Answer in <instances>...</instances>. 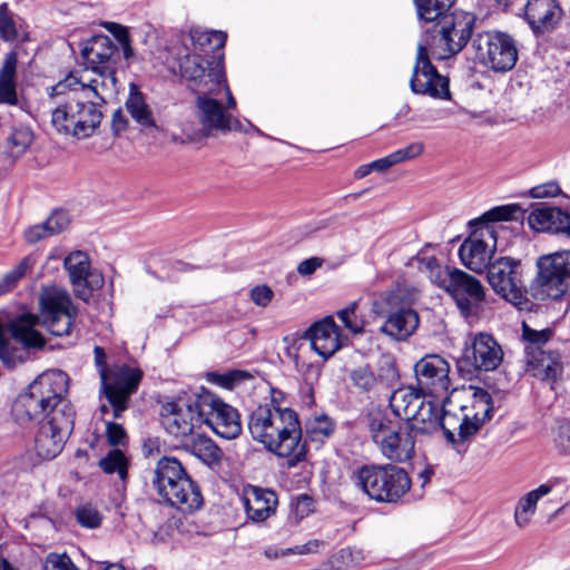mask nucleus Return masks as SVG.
I'll return each instance as SVG.
<instances>
[{
  "instance_id": "obj_1",
  "label": "nucleus",
  "mask_w": 570,
  "mask_h": 570,
  "mask_svg": "<svg viewBox=\"0 0 570 570\" xmlns=\"http://www.w3.org/2000/svg\"><path fill=\"white\" fill-rule=\"evenodd\" d=\"M39 316L24 314L10 323L9 332L13 343L8 340L0 321V360L8 367H14L17 364L23 363L27 360L29 348L45 346V337L35 328L39 322L55 336L71 335L78 308L65 288L59 286L42 288L39 295Z\"/></svg>"
},
{
  "instance_id": "obj_2",
  "label": "nucleus",
  "mask_w": 570,
  "mask_h": 570,
  "mask_svg": "<svg viewBox=\"0 0 570 570\" xmlns=\"http://www.w3.org/2000/svg\"><path fill=\"white\" fill-rule=\"evenodd\" d=\"M70 72L49 89L53 101L51 126L57 134L86 139L95 134L102 120V111L94 99L99 96Z\"/></svg>"
},
{
  "instance_id": "obj_3",
  "label": "nucleus",
  "mask_w": 570,
  "mask_h": 570,
  "mask_svg": "<svg viewBox=\"0 0 570 570\" xmlns=\"http://www.w3.org/2000/svg\"><path fill=\"white\" fill-rule=\"evenodd\" d=\"M252 438L271 453L285 458L294 468L306 458V443L302 441V428L297 413L289 407L258 406L249 416Z\"/></svg>"
},
{
  "instance_id": "obj_4",
  "label": "nucleus",
  "mask_w": 570,
  "mask_h": 570,
  "mask_svg": "<svg viewBox=\"0 0 570 570\" xmlns=\"http://www.w3.org/2000/svg\"><path fill=\"white\" fill-rule=\"evenodd\" d=\"M252 438L271 453L285 458L294 468L306 458V443L302 441V428L297 413L289 407L258 406L249 416Z\"/></svg>"
},
{
  "instance_id": "obj_5",
  "label": "nucleus",
  "mask_w": 570,
  "mask_h": 570,
  "mask_svg": "<svg viewBox=\"0 0 570 570\" xmlns=\"http://www.w3.org/2000/svg\"><path fill=\"white\" fill-rule=\"evenodd\" d=\"M252 438L271 453L285 458L294 468L306 458V443L302 441V428L297 413L289 407L258 406L249 416Z\"/></svg>"
},
{
  "instance_id": "obj_6",
  "label": "nucleus",
  "mask_w": 570,
  "mask_h": 570,
  "mask_svg": "<svg viewBox=\"0 0 570 570\" xmlns=\"http://www.w3.org/2000/svg\"><path fill=\"white\" fill-rule=\"evenodd\" d=\"M68 383V375L60 370L40 374L13 403L12 415L16 422L28 425L42 417L56 416V412L73 411L66 400Z\"/></svg>"
},
{
  "instance_id": "obj_7",
  "label": "nucleus",
  "mask_w": 570,
  "mask_h": 570,
  "mask_svg": "<svg viewBox=\"0 0 570 570\" xmlns=\"http://www.w3.org/2000/svg\"><path fill=\"white\" fill-rule=\"evenodd\" d=\"M522 220L523 210L517 204L493 207L471 223L474 229L461 244L459 256L462 264L474 273H483L491 265L497 249L498 234L503 226L499 222Z\"/></svg>"
},
{
  "instance_id": "obj_8",
  "label": "nucleus",
  "mask_w": 570,
  "mask_h": 570,
  "mask_svg": "<svg viewBox=\"0 0 570 570\" xmlns=\"http://www.w3.org/2000/svg\"><path fill=\"white\" fill-rule=\"evenodd\" d=\"M86 72L77 76V79L90 87L99 96L101 102H106L109 96L117 91L116 62L118 49L106 36L92 38L82 49Z\"/></svg>"
},
{
  "instance_id": "obj_9",
  "label": "nucleus",
  "mask_w": 570,
  "mask_h": 570,
  "mask_svg": "<svg viewBox=\"0 0 570 570\" xmlns=\"http://www.w3.org/2000/svg\"><path fill=\"white\" fill-rule=\"evenodd\" d=\"M417 296V291L405 285L384 293L374 304V312L386 318L380 331L397 341L410 337L420 323L412 307Z\"/></svg>"
},
{
  "instance_id": "obj_10",
  "label": "nucleus",
  "mask_w": 570,
  "mask_h": 570,
  "mask_svg": "<svg viewBox=\"0 0 570 570\" xmlns=\"http://www.w3.org/2000/svg\"><path fill=\"white\" fill-rule=\"evenodd\" d=\"M95 362L99 370L101 391L114 409L115 417H122L129 409L130 397L136 393L142 377L138 367L118 364L107 367V354L101 346L94 348Z\"/></svg>"
},
{
  "instance_id": "obj_11",
  "label": "nucleus",
  "mask_w": 570,
  "mask_h": 570,
  "mask_svg": "<svg viewBox=\"0 0 570 570\" xmlns=\"http://www.w3.org/2000/svg\"><path fill=\"white\" fill-rule=\"evenodd\" d=\"M353 481L371 500L382 503L397 502L411 488L405 470L393 464L364 465L354 472Z\"/></svg>"
},
{
  "instance_id": "obj_12",
  "label": "nucleus",
  "mask_w": 570,
  "mask_h": 570,
  "mask_svg": "<svg viewBox=\"0 0 570 570\" xmlns=\"http://www.w3.org/2000/svg\"><path fill=\"white\" fill-rule=\"evenodd\" d=\"M367 429L382 454L393 462H405L414 454V438L409 428H402L380 411L366 416Z\"/></svg>"
},
{
  "instance_id": "obj_13",
  "label": "nucleus",
  "mask_w": 570,
  "mask_h": 570,
  "mask_svg": "<svg viewBox=\"0 0 570 570\" xmlns=\"http://www.w3.org/2000/svg\"><path fill=\"white\" fill-rule=\"evenodd\" d=\"M179 72L190 90L199 94H218L227 85L224 55L190 52L179 59Z\"/></svg>"
},
{
  "instance_id": "obj_14",
  "label": "nucleus",
  "mask_w": 570,
  "mask_h": 570,
  "mask_svg": "<svg viewBox=\"0 0 570 570\" xmlns=\"http://www.w3.org/2000/svg\"><path fill=\"white\" fill-rule=\"evenodd\" d=\"M475 22V14L463 10H454L436 21L433 39L439 58L446 59L461 52L472 37Z\"/></svg>"
},
{
  "instance_id": "obj_15",
  "label": "nucleus",
  "mask_w": 570,
  "mask_h": 570,
  "mask_svg": "<svg viewBox=\"0 0 570 570\" xmlns=\"http://www.w3.org/2000/svg\"><path fill=\"white\" fill-rule=\"evenodd\" d=\"M226 96V104L223 105L214 98L217 94H199L195 100V114L204 136L214 134H226L239 128V121L233 115L236 109L234 98L228 85L222 86Z\"/></svg>"
},
{
  "instance_id": "obj_16",
  "label": "nucleus",
  "mask_w": 570,
  "mask_h": 570,
  "mask_svg": "<svg viewBox=\"0 0 570 570\" xmlns=\"http://www.w3.org/2000/svg\"><path fill=\"white\" fill-rule=\"evenodd\" d=\"M472 48L478 61L494 72H507L518 61L514 39L500 31H483L472 39Z\"/></svg>"
},
{
  "instance_id": "obj_17",
  "label": "nucleus",
  "mask_w": 570,
  "mask_h": 570,
  "mask_svg": "<svg viewBox=\"0 0 570 570\" xmlns=\"http://www.w3.org/2000/svg\"><path fill=\"white\" fill-rule=\"evenodd\" d=\"M531 291L535 299H558L570 287V253H556L538 261Z\"/></svg>"
},
{
  "instance_id": "obj_18",
  "label": "nucleus",
  "mask_w": 570,
  "mask_h": 570,
  "mask_svg": "<svg viewBox=\"0 0 570 570\" xmlns=\"http://www.w3.org/2000/svg\"><path fill=\"white\" fill-rule=\"evenodd\" d=\"M487 271L488 282L499 296L519 309L528 307L529 299L519 259L500 257L492 262Z\"/></svg>"
},
{
  "instance_id": "obj_19",
  "label": "nucleus",
  "mask_w": 570,
  "mask_h": 570,
  "mask_svg": "<svg viewBox=\"0 0 570 570\" xmlns=\"http://www.w3.org/2000/svg\"><path fill=\"white\" fill-rule=\"evenodd\" d=\"M197 417L218 436L233 440L242 433L240 417L236 409L205 392L195 399Z\"/></svg>"
},
{
  "instance_id": "obj_20",
  "label": "nucleus",
  "mask_w": 570,
  "mask_h": 570,
  "mask_svg": "<svg viewBox=\"0 0 570 570\" xmlns=\"http://www.w3.org/2000/svg\"><path fill=\"white\" fill-rule=\"evenodd\" d=\"M35 439V449L39 458L50 460L57 456L73 429L75 411L56 412V416L42 417Z\"/></svg>"
},
{
  "instance_id": "obj_21",
  "label": "nucleus",
  "mask_w": 570,
  "mask_h": 570,
  "mask_svg": "<svg viewBox=\"0 0 570 570\" xmlns=\"http://www.w3.org/2000/svg\"><path fill=\"white\" fill-rule=\"evenodd\" d=\"M453 277L448 293L455 301L461 315L469 323H474L483 312L484 287L478 278L459 268Z\"/></svg>"
},
{
  "instance_id": "obj_22",
  "label": "nucleus",
  "mask_w": 570,
  "mask_h": 570,
  "mask_svg": "<svg viewBox=\"0 0 570 570\" xmlns=\"http://www.w3.org/2000/svg\"><path fill=\"white\" fill-rule=\"evenodd\" d=\"M410 86L415 94L439 99H451L449 79L436 71L429 59L426 49L422 46L417 49L416 63Z\"/></svg>"
},
{
  "instance_id": "obj_23",
  "label": "nucleus",
  "mask_w": 570,
  "mask_h": 570,
  "mask_svg": "<svg viewBox=\"0 0 570 570\" xmlns=\"http://www.w3.org/2000/svg\"><path fill=\"white\" fill-rule=\"evenodd\" d=\"M197 417L195 400L190 403L167 402L161 410V424L175 441L185 445L195 435Z\"/></svg>"
},
{
  "instance_id": "obj_24",
  "label": "nucleus",
  "mask_w": 570,
  "mask_h": 570,
  "mask_svg": "<svg viewBox=\"0 0 570 570\" xmlns=\"http://www.w3.org/2000/svg\"><path fill=\"white\" fill-rule=\"evenodd\" d=\"M419 389L426 394L439 396L450 389V364L443 357L425 355L414 365Z\"/></svg>"
},
{
  "instance_id": "obj_25",
  "label": "nucleus",
  "mask_w": 570,
  "mask_h": 570,
  "mask_svg": "<svg viewBox=\"0 0 570 570\" xmlns=\"http://www.w3.org/2000/svg\"><path fill=\"white\" fill-rule=\"evenodd\" d=\"M464 356L475 370L488 372L501 364L503 351L492 335L479 333L473 336Z\"/></svg>"
},
{
  "instance_id": "obj_26",
  "label": "nucleus",
  "mask_w": 570,
  "mask_h": 570,
  "mask_svg": "<svg viewBox=\"0 0 570 570\" xmlns=\"http://www.w3.org/2000/svg\"><path fill=\"white\" fill-rule=\"evenodd\" d=\"M466 410L468 405H454L452 399L444 402L439 419V429L443 431L449 442H464L475 434V431L471 430L472 425L465 414Z\"/></svg>"
},
{
  "instance_id": "obj_27",
  "label": "nucleus",
  "mask_w": 570,
  "mask_h": 570,
  "mask_svg": "<svg viewBox=\"0 0 570 570\" xmlns=\"http://www.w3.org/2000/svg\"><path fill=\"white\" fill-rule=\"evenodd\" d=\"M303 338L308 340L313 351L324 360L331 357L341 347L340 328L331 316L311 325L304 332Z\"/></svg>"
},
{
  "instance_id": "obj_28",
  "label": "nucleus",
  "mask_w": 570,
  "mask_h": 570,
  "mask_svg": "<svg viewBox=\"0 0 570 570\" xmlns=\"http://www.w3.org/2000/svg\"><path fill=\"white\" fill-rule=\"evenodd\" d=\"M528 224L537 232L558 234L570 238V214L560 207L537 205L528 216Z\"/></svg>"
},
{
  "instance_id": "obj_29",
  "label": "nucleus",
  "mask_w": 570,
  "mask_h": 570,
  "mask_svg": "<svg viewBox=\"0 0 570 570\" xmlns=\"http://www.w3.org/2000/svg\"><path fill=\"white\" fill-rule=\"evenodd\" d=\"M158 495L164 503L186 514L199 510L204 503L202 491L193 479L168 487Z\"/></svg>"
},
{
  "instance_id": "obj_30",
  "label": "nucleus",
  "mask_w": 570,
  "mask_h": 570,
  "mask_svg": "<svg viewBox=\"0 0 570 570\" xmlns=\"http://www.w3.org/2000/svg\"><path fill=\"white\" fill-rule=\"evenodd\" d=\"M562 10L557 0H527L524 18L535 33L553 30L560 22Z\"/></svg>"
},
{
  "instance_id": "obj_31",
  "label": "nucleus",
  "mask_w": 570,
  "mask_h": 570,
  "mask_svg": "<svg viewBox=\"0 0 570 570\" xmlns=\"http://www.w3.org/2000/svg\"><path fill=\"white\" fill-rule=\"evenodd\" d=\"M278 500L274 491L256 485L244 488V505L249 520L263 522L275 513Z\"/></svg>"
},
{
  "instance_id": "obj_32",
  "label": "nucleus",
  "mask_w": 570,
  "mask_h": 570,
  "mask_svg": "<svg viewBox=\"0 0 570 570\" xmlns=\"http://www.w3.org/2000/svg\"><path fill=\"white\" fill-rule=\"evenodd\" d=\"M525 356L533 376L550 382H556L561 376L563 366L558 353L532 346L527 350Z\"/></svg>"
},
{
  "instance_id": "obj_33",
  "label": "nucleus",
  "mask_w": 570,
  "mask_h": 570,
  "mask_svg": "<svg viewBox=\"0 0 570 570\" xmlns=\"http://www.w3.org/2000/svg\"><path fill=\"white\" fill-rule=\"evenodd\" d=\"M63 266L68 271L75 295L78 298L88 302L91 296V289L88 287L90 269V259L88 255L85 252L76 250L65 258Z\"/></svg>"
},
{
  "instance_id": "obj_34",
  "label": "nucleus",
  "mask_w": 570,
  "mask_h": 570,
  "mask_svg": "<svg viewBox=\"0 0 570 570\" xmlns=\"http://www.w3.org/2000/svg\"><path fill=\"white\" fill-rule=\"evenodd\" d=\"M191 479L183 464L175 458L164 456L158 460L151 484L157 494L175 487L176 483Z\"/></svg>"
},
{
  "instance_id": "obj_35",
  "label": "nucleus",
  "mask_w": 570,
  "mask_h": 570,
  "mask_svg": "<svg viewBox=\"0 0 570 570\" xmlns=\"http://www.w3.org/2000/svg\"><path fill=\"white\" fill-rule=\"evenodd\" d=\"M552 491V485L541 484L537 489L523 494L514 507L513 519L518 528L523 529L528 527L535 512L538 502Z\"/></svg>"
},
{
  "instance_id": "obj_36",
  "label": "nucleus",
  "mask_w": 570,
  "mask_h": 570,
  "mask_svg": "<svg viewBox=\"0 0 570 570\" xmlns=\"http://www.w3.org/2000/svg\"><path fill=\"white\" fill-rule=\"evenodd\" d=\"M469 391L472 392V401L471 405H468L465 414L472 425L471 430H474L476 433L492 416V399L484 389L470 386Z\"/></svg>"
},
{
  "instance_id": "obj_37",
  "label": "nucleus",
  "mask_w": 570,
  "mask_h": 570,
  "mask_svg": "<svg viewBox=\"0 0 570 570\" xmlns=\"http://www.w3.org/2000/svg\"><path fill=\"white\" fill-rule=\"evenodd\" d=\"M17 65L18 55L10 51L6 55L3 63L0 68V104L17 105Z\"/></svg>"
},
{
  "instance_id": "obj_38",
  "label": "nucleus",
  "mask_w": 570,
  "mask_h": 570,
  "mask_svg": "<svg viewBox=\"0 0 570 570\" xmlns=\"http://www.w3.org/2000/svg\"><path fill=\"white\" fill-rule=\"evenodd\" d=\"M423 396L411 387L395 390L390 396V407L400 419L409 422L415 416V410L423 404Z\"/></svg>"
},
{
  "instance_id": "obj_39",
  "label": "nucleus",
  "mask_w": 570,
  "mask_h": 570,
  "mask_svg": "<svg viewBox=\"0 0 570 570\" xmlns=\"http://www.w3.org/2000/svg\"><path fill=\"white\" fill-rule=\"evenodd\" d=\"M440 413L438 406L423 399V404L415 410V416L407 422L411 432L431 434L439 430Z\"/></svg>"
},
{
  "instance_id": "obj_40",
  "label": "nucleus",
  "mask_w": 570,
  "mask_h": 570,
  "mask_svg": "<svg viewBox=\"0 0 570 570\" xmlns=\"http://www.w3.org/2000/svg\"><path fill=\"white\" fill-rule=\"evenodd\" d=\"M183 448L209 466L219 464L223 456L222 450L212 439L196 433Z\"/></svg>"
},
{
  "instance_id": "obj_41",
  "label": "nucleus",
  "mask_w": 570,
  "mask_h": 570,
  "mask_svg": "<svg viewBox=\"0 0 570 570\" xmlns=\"http://www.w3.org/2000/svg\"><path fill=\"white\" fill-rule=\"evenodd\" d=\"M125 107L131 118L141 127H156L150 107L146 102L144 95L135 86H131Z\"/></svg>"
},
{
  "instance_id": "obj_42",
  "label": "nucleus",
  "mask_w": 570,
  "mask_h": 570,
  "mask_svg": "<svg viewBox=\"0 0 570 570\" xmlns=\"http://www.w3.org/2000/svg\"><path fill=\"white\" fill-rule=\"evenodd\" d=\"M193 50L202 55H223L226 35L222 31H194L191 33Z\"/></svg>"
},
{
  "instance_id": "obj_43",
  "label": "nucleus",
  "mask_w": 570,
  "mask_h": 570,
  "mask_svg": "<svg viewBox=\"0 0 570 570\" xmlns=\"http://www.w3.org/2000/svg\"><path fill=\"white\" fill-rule=\"evenodd\" d=\"M455 0H415L417 17L424 22H436L450 13Z\"/></svg>"
},
{
  "instance_id": "obj_44",
  "label": "nucleus",
  "mask_w": 570,
  "mask_h": 570,
  "mask_svg": "<svg viewBox=\"0 0 570 570\" xmlns=\"http://www.w3.org/2000/svg\"><path fill=\"white\" fill-rule=\"evenodd\" d=\"M129 461L125 453L119 449L110 450L105 458L99 461L100 469L107 473H117L121 481L128 478Z\"/></svg>"
},
{
  "instance_id": "obj_45",
  "label": "nucleus",
  "mask_w": 570,
  "mask_h": 570,
  "mask_svg": "<svg viewBox=\"0 0 570 570\" xmlns=\"http://www.w3.org/2000/svg\"><path fill=\"white\" fill-rule=\"evenodd\" d=\"M35 265L31 256H26L20 263L7 273L0 281V295L10 292L16 287L18 282L26 276L27 272Z\"/></svg>"
},
{
  "instance_id": "obj_46",
  "label": "nucleus",
  "mask_w": 570,
  "mask_h": 570,
  "mask_svg": "<svg viewBox=\"0 0 570 570\" xmlns=\"http://www.w3.org/2000/svg\"><path fill=\"white\" fill-rule=\"evenodd\" d=\"M335 429L334 422L326 415L315 416L307 424V433L314 441L327 439Z\"/></svg>"
},
{
  "instance_id": "obj_47",
  "label": "nucleus",
  "mask_w": 570,
  "mask_h": 570,
  "mask_svg": "<svg viewBox=\"0 0 570 570\" xmlns=\"http://www.w3.org/2000/svg\"><path fill=\"white\" fill-rule=\"evenodd\" d=\"M32 132L28 128L12 130L8 137V146L12 155H22L32 142Z\"/></svg>"
},
{
  "instance_id": "obj_48",
  "label": "nucleus",
  "mask_w": 570,
  "mask_h": 570,
  "mask_svg": "<svg viewBox=\"0 0 570 570\" xmlns=\"http://www.w3.org/2000/svg\"><path fill=\"white\" fill-rule=\"evenodd\" d=\"M357 303L353 302L347 307L338 311L337 317L344 324V326L353 334H358L363 331L364 322L356 314Z\"/></svg>"
},
{
  "instance_id": "obj_49",
  "label": "nucleus",
  "mask_w": 570,
  "mask_h": 570,
  "mask_svg": "<svg viewBox=\"0 0 570 570\" xmlns=\"http://www.w3.org/2000/svg\"><path fill=\"white\" fill-rule=\"evenodd\" d=\"M351 379L354 385L363 391H371L380 384L377 376L368 366H360L354 370L351 374Z\"/></svg>"
},
{
  "instance_id": "obj_50",
  "label": "nucleus",
  "mask_w": 570,
  "mask_h": 570,
  "mask_svg": "<svg viewBox=\"0 0 570 570\" xmlns=\"http://www.w3.org/2000/svg\"><path fill=\"white\" fill-rule=\"evenodd\" d=\"M78 523L85 528L95 529L101 524L102 517L99 511L90 504H85L76 510Z\"/></svg>"
},
{
  "instance_id": "obj_51",
  "label": "nucleus",
  "mask_w": 570,
  "mask_h": 570,
  "mask_svg": "<svg viewBox=\"0 0 570 570\" xmlns=\"http://www.w3.org/2000/svg\"><path fill=\"white\" fill-rule=\"evenodd\" d=\"M377 380L385 386L394 384L399 380L395 362L390 356H383L379 362Z\"/></svg>"
},
{
  "instance_id": "obj_52",
  "label": "nucleus",
  "mask_w": 570,
  "mask_h": 570,
  "mask_svg": "<svg viewBox=\"0 0 570 570\" xmlns=\"http://www.w3.org/2000/svg\"><path fill=\"white\" fill-rule=\"evenodd\" d=\"M102 26L117 39L119 45L122 47L125 58L128 59L132 57L134 51L130 46L128 30L124 26L116 22H104Z\"/></svg>"
},
{
  "instance_id": "obj_53",
  "label": "nucleus",
  "mask_w": 570,
  "mask_h": 570,
  "mask_svg": "<svg viewBox=\"0 0 570 570\" xmlns=\"http://www.w3.org/2000/svg\"><path fill=\"white\" fill-rule=\"evenodd\" d=\"M554 444L564 454H570V420L558 422L554 433Z\"/></svg>"
},
{
  "instance_id": "obj_54",
  "label": "nucleus",
  "mask_w": 570,
  "mask_h": 570,
  "mask_svg": "<svg viewBox=\"0 0 570 570\" xmlns=\"http://www.w3.org/2000/svg\"><path fill=\"white\" fill-rule=\"evenodd\" d=\"M454 272H458V268L450 266H436L430 274L429 278L431 282L436 284L439 287L443 288L448 292L452 279L454 278Z\"/></svg>"
},
{
  "instance_id": "obj_55",
  "label": "nucleus",
  "mask_w": 570,
  "mask_h": 570,
  "mask_svg": "<svg viewBox=\"0 0 570 570\" xmlns=\"http://www.w3.org/2000/svg\"><path fill=\"white\" fill-rule=\"evenodd\" d=\"M46 570H78L70 557L66 553H49L45 561Z\"/></svg>"
},
{
  "instance_id": "obj_56",
  "label": "nucleus",
  "mask_w": 570,
  "mask_h": 570,
  "mask_svg": "<svg viewBox=\"0 0 570 570\" xmlns=\"http://www.w3.org/2000/svg\"><path fill=\"white\" fill-rule=\"evenodd\" d=\"M106 438L111 446L126 445L128 441L125 428L114 421H106Z\"/></svg>"
},
{
  "instance_id": "obj_57",
  "label": "nucleus",
  "mask_w": 570,
  "mask_h": 570,
  "mask_svg": "<svg viewBox=\"0 0 570 570\" xmlns=\"http://www.w3.org/2000/svg\"><path fill=\"white\" fill-rule=\"evenodd\" d=\"M551 336L552 332L550 330L534 331L528 327L525 324L523 325V337L528 341L525 351L531 350L532 346L542 348V345L546 344Z\"/></svg>"
},
{
  "instance_id": "obj_58",
  "label": "nucleus",
  "mask_w": 570,
  "mask_h": 570,
  "mask_svg": "<svg viewBox=\"0 0 570 570\" xmlns=\"http://www.w3.org/2000/svg\"><path fill=\"white\" fill-rule=\"evenodd\" d=\"M250 301L258 307H266L274 298L273 289L266 285H256L249 291Z\"/></svg>"
},
{
  "instance_id": "obj_59",
  "label": "nucleus",
  "mask_w": 570,
  "mask_h": 570,
  "mask_svg": "<svg viewBox=\"0 0 570 570\" xmlns=\"http://www.w3.org/2000/svg\"><path fill=\"white\" fill-rule=\"evenodd\" d=\"M69 223L70 220L67 213L62 210L53 212L52 215L45 222L47 225V230H49L51 236L66 230L69 226Z\"/></svg>"
},
{
  "instance_id": "obj_60",
  "label": "nucleus",
  "mask_w": 570,
  "mask_h": 570,
  "mask_svg": "<svg viewBox=\"0 0 570 570\" xmlns=\"http://www.w3.org/2000/svg\"><path fill=\"white\" fill-rule=\"evenodd\" d=\"M423 150H424V145L422 142L417 141V142L410 144L409 146H406L403 149H399V150L392 153V157L395 161V165H397L400 163L419 157L423 153Z\"/></svg>"
},
{
  "instance_id": "obj_61",
  "label": "nucleus",
  "mask_w": 570,
  "mask_h": 570,
  "mask_svg": "<svg viewBox=\"0 0 570 570\" xmlns=\"http://www.w3.org/2000/svg\"><path fill=\"white\" fill-rule=\"evenodd\" d=\"M561 193V189L556 183H548L544 185L531 188L530 195L532 198H548L554 197Z\"/></svg>"
},
{
  "instance_id": "obj_62",
  "label": "nucleus",
  "mask_w": 570,
  "mask_h": 570,
  "mask_svg": "<svg viewBox=\"0 0 570 570\" xmlns=\"http://www.w3.org/2000/svg\"><path fill=\"white\" fill-rule=\"evenodd\" d=\"M50 236L51 235L49 234V230H47V225L45 222L38 225H33L24 232V238L30 244L38 243Z\"/></svg>"
},
{
  "instance_id": "obj_63",
  "label": "nucleus",
  "mask_w": 570,
  "mask_h": 570,
  "mask_svg": "<svg viewBox=\"0 0 570 570\" xmlns=\"http://www.w3.org/2000/svg\"><path fill=\"white\" fill-rule=\"evenodd\" d=\"M0 38L7 42H12L18 38L17 28L9 14L3 19V22L0 23Z\"/></svg>"
},
{
  "instance_id": "obj_64",
  "label": "nucleus",
  "mask_w": 570,
  "mask_h": 570,
  "mask_svg": "<svg viewBox=\"0 0 570 570\" xmlns=\"http://www.w3.org/2000/svg\"><path fill=\"white\" fill-rule=\"evenodd\" d=\"M323 261L318 257L307 258L301 262L297 266L299 275H312L318 267L322 266Z\"/></svg>"
}]
</instances>
